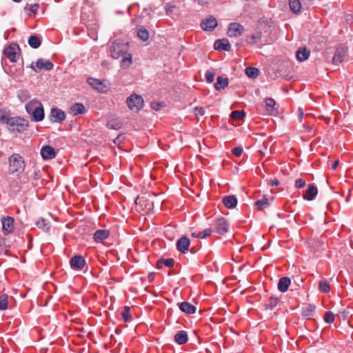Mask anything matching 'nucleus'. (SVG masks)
I'll list each match as a JSON object with an SVG mask.
<instances>
[{"mask_svg":"<svg viewBox=\"0 0 353 353\" xmlns=\"http://www.w3.org/2000/svg\"><path fill=\"white\" fill-rule=\"evenodd\" d=\"M228 85V79L219 76L216 79V82L214 83V88L216 90H221V89H224Z\"/></svg>","mask_w":353,"mask_h":353,"instance_id":"393cba45","label":"nucleus"},{"mask_svg":"<svg viewBox=\"0 0 353 353\" xmlns=\"http://www.w3.org/2000/svg\"><path fill=\"white\" fill-rule=\"evenodd\" d=\"M192 236H194V237H197V233L196 232H192Z\"/></svg>","mask_w":353,"mask_h":353,"instance_id":"e2e57ef3","label":"nucleus"},{"mask_svg":"<svg viewBox=\"0 0 353 353\" xmlns=\"http://www.w3.org/2000/svg\"><path fill=\"white\" fill-rule=\"evenodd\" d=\"M205 113V110H203V108H201V107H196L195 108V114L197 115V114H200V115H203Z\"/></svg>","mask_w":353,"mask_h":353,"instance_id":"864d4df0","label":"nucleus"},{"mask_svg":"<svg viewBox=\"0 0 353 353\" xmlns=\"http://www.w3.org/2000/svg\"><path fill=\"white\" fill-rule=\"evenodd\" d=\"M174 261L172 259H161L157 262V268L160 269L165 265L168 268H171L174 265Z\"/></svg>","mask_w":353,"mask_h":353,"instance_id":"2f4dec72","label":"nucleus"},{"mask_svg":"<svg viewBox=\"0 0 353 353\" xmlns=\"http://www.w3.org/2000/svg\"><path fill=\"white\" fill-rule=\"evenodd\" d=\"M316 307L311 304H307L302 307V314L305 317L312 316L315 312Z\"/></svg>","mask_w":353,"mask_h":353,"instance_id":"c85d7f7f","label":"nucleus"},{"mask_svg":"<svg viewBox=\"0 0 353 353\" xmlns=\"http://www.w3.org/2000/svg\"><path fill=\"white\" fill-rule=\"evenodd\" d=\"M70 111L74 115L82 114L85 112V107L80 103H77L72 105Z\"/></svg>","mask_w":353,"mask_h":353,"instance_id":"a878e982","label":"nucleus"},{"mask_svg":"<svg viewBox=\"0 0 353 353\" xmlns=\"http://www.w3.org/2000/svg\"><path fill=\"white\" fill-rule=\"evenodd\" d=\"M214 48L216 50L229 51L230 50V44L228 39H218L214 43Z\"/></svg>","mask_w":353,"mask_h":353,"instance_id":"a211bd4d","label":"nucleus"},{"mask_svg":"<svg viewBox=\"0 0 353 353\" xmlns=\"http://www.w3.org/2000/svg\"><path fill=\"white\" fill-rule=\"evenodd\" d=\"M261 32L256 31L255 32L249 34L246 37V42L249 45H254L259 43H261Z\"/></svg>","mask_w":353,"mask_h":353,"instance_id":"6ab92c4d","label":"nucleus"},{"mask_svg":"<svg viewBox=\"0 0 353 353\" xmlns=\"http://www.w3.org/2000/svg\"><path fill=\"white\" fill-rule=\"evenodd\" d=\"M21 101H24L30 98V94L28 90H21L18 94Z\"/></svg>","mask_w":353,"mask_h":353,"instance_id":"a18cd8bd","label":"nucleus"},{"mask_svg":"<svg viewBox=\"0 0 353 353\" xmlns=\"http://www.w3.org/2000/svg\"><path fill=\"white\" fill-rule=\"evenodd\" d=\"M130 308L128 306H125L123 311H122L121 314L123 319L125 322H128L131 319V315L130 314Z\"/></svg>","mask_w":353,"mask_h":353,"instance_id":"a19ab883","label":"nucleus"},{"mask_svg":"<svg viewBox=\"0 0 353 353\" xmlns=\"http://www.w3.org/2000/svg\"><path fill=\"white\" fill-rule=\"evenodd\" d=\"M319 289L321 292L327 293L330 290V287L327 281L322 280L319 283Z\"/></svg>","mask_w":353,"mask_h":353,"instance_id":"e433bc0d","label":"nucleus"},{"mask_svg":"<svg viewBox=\"0 0 353 353\" xmlns=\"http://www.w3.org/2000/svg\"><path fill=\"white\" fill-rule=\"evenodd\" d=\"M19 50L20 49L17 44L12 43L4 50V54L10 61L15 63L19 58Z\"/></svg>","mask_w":353,"mask_h":353,"instance_id":"423d86ee","label":"nucleus"},{"mask_svg":"<svg viewBox=\"0 0 353 353\" xmlns=\"http://www.w3.org/2000/svg\"><path fill=\"white\" fill-rule=\"evenodd\" d=\"M272 186H277L279 184V181L277 179L272 180L269 183Z\"/></svg>","mask_w":353,"mask_h":353,"instance_id":"6e6d98bb","label":"nucleus"},{"mask_svg":"<svg viewBox=\"0 0 353 353\" xmlns=\"http://www.w3.org/2000/svg\"><path fill=\"white\" fill-rule=\"evenodd\" d=\"M305 185V181L303 179H297L295 181V187L296 188H303Z\"/></svg>","mask_w":353,"mask_h":353,"instance_id":"8fccbe9b","label":"nucleus"},{"mask_svg":"<svg viewBox=\"0 0 353 353\" xmlns=\"http://www.w3.org/2000/svg\"><path fill=\"white\" fill-rule=\"evenodd\" d=\"M70 263L72 269L81 270L85 265V259L81 255H76L70 259Z\"/></svg>","mask_w":353,"mask_h":353,"instance_id":"2eb2a0df","label":"nucleus"},{"mask_svg":"<svg viewBox=\"0 0 353 353\" xmlns=\"http://www.w3.org/2000/svg\"><path fill=\"white\" fill-rule=\"evenodd\" d=\"M339 163V160H336V161H334V163H333V165H332V170H335V169H336V168H337V166H338Z\"/></svg>","mask_w":353,"mask_h":353,"instance_id":"13d9d810","label":"nucleus"},{"mask_svg":"<svg viewBox=\"0 0 353 353\" xmlns=\"http://www.w3.org/2000/svg\"><path fill=\"white\" fill-rule=\"evenodd\" d=\"M291 10L294 13L300 12L301 8V0H289Z\"/></svg>","mask_w":353,"mask_h":353,"instance_id":"473e14b6","label":"nucleus"},{"mask_svg":"<svg viewBox=\"0 0 353 353\" xmlns=\"http://www.w3.org/2000/svg\"><path fill=\"white\" fill-rule=\"evenodd\" d=\"M88 83L95 90L101 92H106L110 89L109 83L97 79L89 78Z\"/></svg>","mask_w":353,"mask_h":353,"instance_id":"6e6552de","label":"nucleus"},{"mask_svg":"<svg viewBox=\"0 0 353 353\" xmlns=\"http://www.w3.org/2000/svg\"><path fill=\"white\" fill-rule=\"evenodd\" d=\"M30 68L36 72H39L42 70H50L53 68V64L50 60H44L39 59L35 63V65L32 63Z\"/></svg>","mask_w":353,"mask_h":353,"instance_id":"0eeeda50","label":"nucleus"},{"mask_svg":"<svg viewBox=\"0 0 353 353\" xmlns=\"http://www.w3.org/2000/svg\"><path fill=\"white\" fill-rule=\"evenodd\" d=\"M28 126V121L21 117H12L8 121V128L10 131L23 132Z\"/></svg>","mask_w":353,"mask_h":353,"instance_id":"20e7f679","label":"nucleus"},{"mask_svg":"<svg viewBox=\"0 0 353 353\" xmlns=\"http://www.w3.org/2000/svg\"><path fill=\"white\" fill-rule=\"evenodd\" d=\"M244 30L242 25L238 23H231L228 30V35L230 37H236L241 36Z\"/></svg>","mask_w":353,"mask_h":353,"instance_id":"9d476101","label":"nucleus"},{"mask_svg":"<svg viewBox=\"0 0 353 353\" xmlns=\"http://www.w3.org/2000/svg\"><path fill=\"white\" fill-rule=\"evenodd\" d=\"M65 119V112L61 109L54 108L51 109L50 119L52 122H61Z\"/></svg>","mask_w":353,"mask_h":353,"instance_id":"f8f14e48","label":"nucleus"},{"mask_svg":"<svg viewBox=\"0 0 353 353\" xmlns=\"http://www.w3.org/2000/svg\"><path fill=\"white\" fill-rule=\"evenodd\" d=\"M36 225L39 228L42 229L45 232H48L51 227L50 222L48 220H46L43 218L39 219L38 221L36 222Z\"/></svg>","mask_w":353,"mask_h":353,"instance_id":"cd10ccee","label":"nucleus"},{"mask_svg":"<svg viewBox=\"0 0 353 353\" xmlns=\"http://www.w3.org/2000/svg\"><path fill=\"white\" fill-rule=\"evenodd\" d=\"M205 77L207 82L211 83L214 81V79L215 77V73H214V72H213L212 70H208L205 72Z\"/></svg>","mask_w":353,"mask_h":353,"instance_id":"de8ad7c7","label":"nucleus"},{"mask_svg":"<svg viewBox=\"0 0 353 353\" xmlns=\"http://www.w3.org/2000/svg\"><path fill=\"white\" fill-rule=\"evenodd\" d=\"M179 306L182 312L189 314H194L196 310V307L194 305L187 301L179 303Z\"/></svg>","mask_w":353,"mask_h":353,"instance_id":"412c9836","label":"nucleus"},{"mask_svg":"<svg viewBox=\"0 0 353 353\" xmlns=\"http://www.w3.org/2000/svg\"><path fill=\"white\" fill-rule=\"evenodd\" d=\"M223 202L228 208H233L237 204V199L234 196H227L223 198Z\"/></svg>","mask_w":353,"mask_h":353,"instance_id":"bb28decb","label":"nucleus"},{"mask_svg":"<svg viewBox=\"0 0 353 353\" xmlns=\"http://www.w3.org/2000/svg\"><path fill=\"white\" fill-rule=\"evenodd\" d=\"M212 230L210 228H207L202 232H199L197 233V238L203 239L207 236H209L212 234Z\"/></svg>","mask_w":353,"mask_h":353,"instance_id":"49530a36","label":"nucleus"},{"mask_svg":"<svg viewBox=\"0 0 353 353\" xmlns=\"http://www.w3.org/2000/svg\"><path fill=\"white\" fill-rule=\"evenodd\" d=\"M9 171L12 174L22 173L25 169L24 161L19 154H14L8 159Z\"/></svg>","mask_w":353,"mask_h":353,"instance_id":"7ed1b4c3","label":"nucleus"},{"mask_svg":"<svg viewBox=\"0 0 353 353\" xmlns=\"http://www.w3.org/2000/svg\"><path fill=\"white\" fill-rule=\"evenodd\" d=\"M7 115H6L2 110H0V122L6 123L8 125V121L10 119Z\"/></svg>","mask_w":353,"mask_h":353,"instance_id":"603ef678","label":"nucleus"},{"mask_svg":"<svg viewBox=\"0 0 353 353\" xmlns=\"http://www.w3.org/2000/svg\"><path fill=\"white\" fill-rule=\"evenodd\" d=\"M232 154L236 157H240L243 153V148L241 147H236L232 150Z\"/></svg>","mask_w":353,"mask_h":353,"instance_id":"3c124183","label":"nucleus"},{"mask_svg":"<svg viewBox=\"0 0 353 353\" xmlns=\"http://www.w3.org/2000/svg\"><path fill=\"white\" fill-rule=\"evenodd\" d=\"M111 57L113 59H119L123 57L121 62V67L125 68L132 63V55L128 52V45L120 41H115L110 48Z\"/></svg>","mask_w":353,"mask_h":353,"instance_id":"f257e3e1","label":"nucleus"},{"mask_svg":"<svg viewBox=\"0 0 353 353\" xmlns=\"http://www.w3.org/2000/svg\"><path fill=\"white\" fill-rule=\"evenodd\" d=\"M275 103H276L272 98H268L265 100V105L267 107V110L271 114H273V112L274 111V106L275 105Z\"/></svg>","mask_w":353,"mask_h":353,"instance_id":"58836bf2","label":"nucleus"},{"mask_svg":"<svg viewBox=\"0 0 353 353\" xmlns=\"http://www.w3.org/2000/svg\"><path fill=\"white\" fill-rule=\"evenodd\" d=\"M8 295L2 294L0 296V310H4L8 308Z\"/></svg>","mask_w":353,"mask_h":353,"instance_id":"ea45409f","label":"nucleus"},{"mask_svg":"<svg viewBox=\"0 0 353 353\" xmlns=\"http://www.w3.org/2000/svg\"><path fill=\"white\" fill-rule=\"evenodd\" d=\"M137 37L143 41H147L149 39V32L144 28H140L137 30Z\"/></svg>","mask_w":353,"mask_h":353,"instance_id":"c9c22d12","label":"nucleus"},{"mask_svg":"<svg viewBox=\"0 0 353 353\" xmlns=\"http://www.w3.org/2000/svg\"><path fill=\"white\" fill-rule=\"evenodd\" d=\"M41 155L44 159H52L55 157L56 152L52 147L46 145L41 148Z\"/></svg>","mask_w":353,"mask_h":353,"instance_id":"f3484780","label":"nucleus"},{"mask_svg":"<svg viewBox=\"0 0 353 353\" xmlns=\"http://www.w3.org/2000/svg\"><path fill=\"white\" fill-rule=\"evenodd\" d=\"M151 106L154 110H159L161 108V105L159 103H152Z\"/></svg>","mask_w":353,"mask_h":353,"instance_id":"5fc2aeb1","label":"nucleus"},{"mask_svg":"<svg viewBox=\"0 0 353 353\" xmlns=\"http://www.w3.org/2000/svg\"><path fill=\"white\" fill-rule=\"evenodd\" d=\"M279 299L275 297H270L268 300V303L266 304V306L270 310H273L278 304Z\"/></svg>","mask_w":353,"mask_h":353,"instance_id":"37998d69","label":"nucleus"},{"mask_svg":"<svg viewBox=\"0 0 353 353\" xmlns=\"http://www.w3.org/2000/svg\"><path fill=\"white\" fill-rule=\"evenodd\" d=\"M214 228L218 234L223 235L228 232L229 229V223L225 219L220 217L215 220Z\"/></svg>","mask_w":353,"mask_h":353,"instance_id":"1a4fd4ad","label":"nucleus"},{"mask_svg":"<svg viewBox=\"0 0 353 353\" xmlns=\"http://www.w3.org/2000/svg\"><path fill=\"white\" fill-rule=\"evenodd\" d=\"M2 222V230L5 235L12 233L14 230V219L10 216L3 218Z\"/></svg>","mask_w":353,"mask_h":353,"instance_id":"9b49d317","label":"nucleus"},{"mask_svg":"<svg viewBox=\"0 0 353 353\" xmlns=\"http://www.w3.org/2000/svg\"><path fill=\"white\" fill-rule=\"evenodd\" d=\"M254 205L259 210H263V209L266 208L269 205L268 199L265 196H264L262 199L256 201Z\"/></svg>","mask_w":353,"mask_h":353,"instance_id":"72a5a7b5","label":"nucleus"},{"mask_svg":"<svg viewBox=\"0 0 353 353\" xmlns=\"http://www.w3.org/2000/svg\"><path fill=\"white\" fill-rule=\"evenodd\" d=\"M126 103L128 107L132 111H138L143 105V99L137 94H132L127 98Z\"/></svg>","mask_w":353,"mask_h":353,"instance_id":"39448f33","label":"nucleus"},{"mask_svg":"<svg viewBox=\"0 0 353 353\" xmlns=\"http://www.w3.org/2000/svg\"><path fill=\"white\" fill-rule=\"evenodd\" d=\"M318 193L316 187L313 184H310L307 190L303 196V198L307 201H312L316 197Z\"/></svg>","mask_w":353,"mask_h":353,"instance_id":"aec40b11","label":"nucleus"},{"mask_svg":"<svg viewBox=\"0 0 353 353\" xmlns=\"http://www.w3.org/2000/svg\"><path fill=\"white\" fill-rule=\"evenodd\" d=\"M120 142V136H118L114 140V143H119Z\"/></svg>","mask_w":353,"mask_h":353,"instance_id":"680f3d73","label":"nucleus"},{"mask_svg":"<svg viewBox=\"0 0 353 353\" xmlns=\"http://www.w3.org/2000/svg\"><path fill=\"white\" fill-rule=\"evenodd\" d=\"M175 7L176 6L172 3H166L165 6V9L167 14H170Z\"/></svg>","mask_w":353,"mask_h":353,"instance_id":"09e8293b","label":"nucleus"},{"mask_svg":"<svg viewBox=\"0 0 353 353\" xmlns=\"http://www.w3.org/2000/svg\"><path fill=\"white\" fill-rule=\"evenodd\" d=\"M201 26L205 31H212L217 26V21L216 18L211 16L203 20Z\"/></svg>","mask_w":353,"mask_h":353,"instance_id":"ddd939ff","label":"nucleus"},{"mask_svg":"<svg viewBox=\"0 0 353 353\" xmlns=\"http://www.w3.org/2000/svg\"><path fill=\"white\" fill-rule=\"evenodd\" d=\"M259 69L254 68V67H248L245 69V74L248 77L250 78H256L259 75Z\"/></svg>","mask_w":353,"mask_h":353,"instance_id":"f704fd0d","label":"nucleus"},{"mask_svg":"<svg viewBox=\"0 0 353 353\" xmlns=\"http://www.w3.org/2000/svg\"><path fill=\"white\" fill-rule=\"evenodd\" d=\"M14 2L19 3L21 0H12Z\"/></svg>","mask_w":353,"mask_h":353,"instance_id":"0e129e2a","label":"nucleus"},{"mask_svg":"<svg viewBox=\"0 0 353 353\" xmlns=\"http://www.w3.org/2000/svg\"><path fill=\"white\" fill-rule=\"evenodd\" d=\"M107 127L108 128H110V129L117 130V129L121 128V122L119 121L116 120V119H113V120L109 121L107 123Z\"/></svg>","mask_w":353,"mask_h":353,"instance_id":"4c0bfd02","label":"nucleus"},{"mask_svg":"<svg viewBox=\"0 0 353 353\" xmlns=\"http://www.w3.org/2000/svg\"><path fill=\"white\" fill-rule=\"evenodd\" d=\"M310 52L306 48H300L296 52V58L299 61H303L308 59Z\"/></svg>","mask_w":353,"mask_h":353,"instance_id":"c756f323","label":"nucleus"},{"mask_svg":"<svg viewBox=\"0 0 353 353\" xmlns=\"http://www.w3.org/2000/svg\"><path fill=\"white\" fill-rule=\"evenodd\" d=\"M28 44L32 48H37L41 46V41L39 36L31 35L28 39Z\"/></svg>","mask_w":353,"mask_h":353,"instance_id":"7c9ffc66","label":"nucleus"},{"mask_svg":"<svg viewBox=\"0 0 353 353\" xmlns=\"http://www.w3.org/2000/svg\"><path fill=\"white\" fill-rule=\"evenodd\" d=\"M27 112L30 114L34 121H41L44 118V110L41 103L33 99L26 105Z\"/></svg>","mask_w":353,"mask_h":353,"instance_id":"f03ea898","label":"nucleus"},{"mask_svg":"<svg viewBox=\"0 0 353 353\" xmlns=\"http://www.w3.org/2000/svg\"><path fill=\"white\" fill-rule=\"evenodd\" d=\"M346 54V50L344 47H340L336 49L334 56L332 58V63L334 64H339L343 60Z\"/></svg>","mask_w":353,"mask_h":353,"instance_id":"dca6fc26","label":"nucleus"},{"mask_svg":"<svg viewBox=\"0 0 353 353\" xmlns=\"http://www.w3.org/2000/svg\"><path fill=\"white\" fill-rule=\"evenodd\" d=\"M291 281L288 277H282L279 279L278 283V289L281 292H285L289 285H290Z\"/></svg>","mask_w":353,"mask_h":353,"instance_id":"4be33fe9","label":"nucleus"},{"mask_svg":"<svg viewBox=\"0 0 353 353\" xmlns=\"http://www.w3.org/2000/svg\"><path fill=\"white\" fill-rule=\"evenodd\" d=\"M37 8H38V5L34 4V5L31 6L30 10L32 12H35L37 10Z\"/></svg>","mask_w":353,"mask_h":353,"instance_id":"4d7b16f0","label":"nucleus"},{"mask_svg":"<svg viewBox=\"0 0 353 353\" xmlns=\"http://www.w3.org/2000/svg\"><path fill=\"white\" fill-rule=\"evenodd\" d=\"M190 243V239L183 236L177 241L176 248L181 252L185 253L189 250Z\"/></svg>","mask_w":353,"mask_h":353,"instance_id":"4468645a","label":"nucleus"},{"mask_svg":"<svg viewBox=\"0 0 353 353\" xmlns=\"http://www.w3.org/2000/svg\"><path fill=\"white\" fill-rule=\"evenodd\" d=\"M245 115V114L243 111L234 110L231 113V117L235 120H241Z\"/></svg>","mask_w":353,"mask_h":353,"instance_id":"79ce46f5","label":"nucleus"},{"mask_svg":"<svg viewBox=\"0 0 353 353\" xmlns=\"http://www.w3.org/2000/svg\"><path fill=\"white\" fill-rule=\"evenodd\" d=\"M299 118L300 121H301V119L303 117V110H301V109H299Z\"/></svg>","mask_w":353,"mask_h":353,"instance_id":"052dcab7","label":"nucleus"},{"mask_svg":"<svg viewBox=\"0 0 353 353\" xmlns=\"http://www.w3.org/2000/svg\"><path fill=\"white\" fill-rule=\"evenodd\" d=\"M198 3L200 5H205L208 3L209 0H196Z\"/></svg>","mask_w":353,"mask_h":353,"instance_id":"bf43d9fd","label":"nucleus"},{"mask_svg":"<svg viewBox=\"0 0 353 353\" xmlns=\"http://www.w3.org/2000/svg\"><path fill=\"white\" fill-rule=\"evenodd\" d=\"M324 321L327 323H332L334 322V314L329 311V312H326L325 315H324Z\"/></svg>","mask_w":353,"mask_h":353,"instance_id":"c03bdc74","label":"nucleus"},{"mask_svg":"<svg viewBox=\"0 0 353 353\" xmlns=\"http://www.w3.org/2000/svg\"><path fill=\"white\" fill-rule=\"evenodd\" d=\"M110 232L107 230H98L94 234V239L97 242H101L108 238Z\"/></svg>","mask_w":353,"mask_h":353,"instance_id":"5701e85b","label":"nucleus"},{"mask_svg":"<svg viewBox=\"0 0 353 353\" xmlns=\"http://www.w3.org/2000/svg\"><path fill=\"white\" fill-rule=\"evenodd\" d=\"M175 341L179 345H183L188 341V334L185 331H179L174 336Z\"/></svg>","mask_w":353,"mask_h":353,"instance_id":"b1692460","label":"nucleus"}]
</instances>
